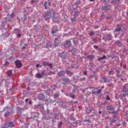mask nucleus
<instances>
[{
    "label": "nucleus",
    "mask_w": 128,
    "mask_h": 128,
    "mask_svg": "<svg viewBox=\"0 0 128 128\" xmlns=\"http://www.w3.org/2000/svg\"><path fill=\"white\" fill-rule=\"evenodd\" d=\"M44 18L46 19L50 18H56V12H54V10H52L50 12H47L46 13Z\"/></svg>",
    "instance_id": "1"
},
{
    "label": "nucleus",
    "mask_w": 128,
    "mask_h": 128,
    "mask_svg": "<svg viewBox=\"0 0 128 128\" xmlns=\"http://www.w3.org/2000/svg\"><path fill=\"white\" fill-rule=\"evenodd\" d=\"M107 110H108V112L110 114H116V112H114V108L112 105L108 106Z\"/></svg>",
    "instance_id": "2"
},
{
    "label": "nucleus",
    "mask_w": 128,
    "mask_h": 128,
    "mask_svg": "<svg viewBox=\"0 0 128 128\" xmlns=\"http://www.w3.org/2000/svg\"><path fill=\"white\" fill-rule=\"evenodd\" d=\"M15 64L17 68H22V62L20 60H16L15 62Z\"/></svg>",
    "instance_id": "3"
},
{
    "label": "nucleus",
    "mask_w": 128,
    "mask_h": 128,
    "mask_svg": "<svg viewBox=\"0 0 128 128\" xmlns=\"http://www.w3.org/2000/svg\"><path fill=\"white\" fill-rule=\"evenodd\" d=\"M14 124L12 122H8L6 123L5 126V128H14Z\"/></svg>",
    "instance_id": "4"
},
{
    "label": "nucleus",
    "mask_w": 128,
    "mask_h": 128,
    "mask_svg": "<svg viewBox=\"0 0 128 128\" xmlns=\"http://www.w3.org/2000/svg\"><path fill=\"white\" fill-rule=\"evenodd\" d=\"M72 46V42L70 40H66V43L64 44V46H67L68 48Z\"/></svg>",
    "instance_id": "5"
},
{
    "label": "nucleus",
    "mask_w": 128,
    "mask_h": 128,
    "mask_svg": "<svg viewBox=\"0 0 128 128\" xmlns=\"http://www.w3.org/2000/svg\"><path fill=\"white\" fill-rule=\"evenodd\" d=\"M64 74H66V72L64 71H60L58 73V76H64Z\"/></svg>",
    "instance_id": "6"
},
{
    "label": "nucleus",
    "mask_w": 128,
    "mask_h": 128,
    "mask_svg": "<svg viewBox=\"0 0 128 128\" xmlns=\"http://www.w3.org/2000/svg\"><path fill=\"white\" fill-rule=\"evenodd\" d=\"M102 78L104 80V83L110 82V79H108V78L106 77V76H104V77H102Z\"/></svg>",
    "instance_id": "7"
},
{
    "label": "nucleus",
    "mask_w": 128,
    "mask_h": 128,
    "mask_svg": "<svg viewBox=\"0 0 128 128\" xmlns=\"http://www.w3.org/2000/svg\"><path fill=\"white\" fill-rule=\"evenodd\" d=\"M106 38L108 40H112V34H108L106 36Z\"/></svg>",
    "instance_id": "8"
},
{
    "label": "nucleus",
    "mask_w": 128,
    "mask_h": 128,
    "mask_svg": "<svg viewBox=\"0 0 128 128\" xmlns=\"http://www.w3.org/2000/svg\"><path fill=\"white\" fill-rule=\"evenodd\" d=\"M12 70H10L7 72V75L8 76H9V78H10V76H12Z\"/></svg>",
    "instance_id": "9"
},
{
    "label": "nucleus",
    "mask_w": 128,
    "mask_h": 128,
    "mask_svg": "<svg viewBox=\"0 0 128 128\" xmlns=\"http://www.w3.org/2000/svg\"><path fill=\"white\" fill-rule=\"evenodd\" d=\"M62 80L65 82V83L66 82H70V79L68 78H64L62 79Z\"/></svg>",
    "instance_id": "10"
},
{
    "label": "nucleus",
    "mask_w": 128,
    "mask_h": 128,
    "mask_svg": "<svg viewBox=\"0 0 128 128\" xmlns=\"http://www.w3.org/2000/svg\"><path fill=\"white\" fill-rule=\"evenodd\" d=\"M120 0H114L111 2V4H114L116 5L118 4Z\"/></svg>",
    "instance_id": "11"
},
{
    "label": "nucleus",
    "mask_w": 128,
    "mask_h": 128,
    "mask_svg": "<svg viewBox=\"0 0 128 128\" xmlns=\"http://www.w3.org/2000/svg\"><path fill=\"white\" fill-rule=\"evenodd\" d=\"M66 74H68V76H72V74H74V72H71L70 70L66 71Z\"/></svg>",
    "instance_id": "12"
},
{
    "label": "nucleus",
    "mask_w": 128,
    "mask_h": 128,
    "mask_svg": "<svg viewBox=\"0 0 128 128\" xmlns=\"http://www.w3.org/2000/svg\"><path fill=\"white\" fill-rule=\"evenodd\" d=\"M102 10H105L106 12H108V6H104L102 7Z\"/></svg>",
    "instance_id": "13"
},
{
    "label": "nucleus",
    "mask_w": 128,
    "mask_h": 128,
    "mask_svg": "<svg viewBox=\"0 0 128 128\" xmlns=\"http://www.w3.org/2000/svg\"><path fill=\"white\" fill-rule=\"evenodd\" d=\"M42 76L40 73H38L36 74V77L38 78H42Z\"/></svg>",
    "instance_id": "14"
},
{
    "label": "nucleus",
    "mask_w": 128,
    "mask_h": 128,
    "mask_svg": "<svg viewBox=\"0 0 128 128\" xmlns=\"http://www.w3.org/2000/svg\"><path fill=\"white\" fill-rule=\"evenodd\" d=\"M64 54V52H62V53H60V54H58V56H60V58H66V57L64 56H62V54Z\"/></svg>",
    "instance_id": "15"
},
{
    "label": "nucleus",
    "mask_w": 128,
    "mask_h": 128,
    "mask_svg": "<svg viewBox=\"0 0 128 128\" xmlns=\"http://www.w3.org/2000/svg\"><path fill=\"white\" fill-rule=\"evenodd\" d=\"M44 98H46L44 95V94H42V96L40 97L39 100H44Z\"/></svg>",
    "instance_id": "16"
},
{
    "label": "nucleus",
    "mask_w": 128,
    "mask_h": 128,
    "mask_svg": "<svg viewBox=\"0 0 128 128\" xmlns=\"http://www.w3.org/2000/svg\"><path fill=\"white\" fill-rule=\"evenodd\" d=\"M106 58V56H104L102 57L99 58L98 59V60L100 61V60H104V58Z\"/></svg>",
    "instance_id": "17"
},
{
    "label": "nucleus",
    "mask_w": 128,
    "mask_h": 128,
    "mask_svg": "<svg viewBox=\"0 0 128 128\" xmlns=\"http://www.w3.org/2000/svg\"><path fill=\"white\" fill-rule=\"evenodd\" d=\"M128 89H126V86H123V92H128Z\"/></svg>",
    "instance_id": "18"
},
{
    "label": "nucleus",
    "mask_w": 128,
    "mask_h": 128,
    "mask_svg": "<svg viewBox=\"0 0 128 128\" xmlns=\"http://www.w3.org/2000/svg\"><path fill=\"white\" fill-rule=\"evenodd\" d=\"M100 92H102V89H100L96 92V94H100Z\"/></svg>",
    "instance_id": "19"
},
{
    "label": "nucleus",
    "mask_w": 128,
    "mask_h": 128,
    "mask_svg": "<svg viewBox=\"0 0 128 128\" xmlns=\"http://www.w3.org/2000/svg\"><path fill=\"white\" fill-rule=\"evenodd\" d=\"M48 2H46L45 1L44 3V8H45V10H46L47 8V6H46V4H47Z\"/></svg>",
    "instance_id": "20"
},
{
    "label": "nucleus",
    "mask_w": 128,
    "mask_h": 128,
    "mask_svg": "<svg viewBox=\"0 0 128 128\" xmlns=\"http://www.w3.org/2000/svg\"><path fill=\"white\" fill-rule=\"evenodd\" d=\"M58 96H60V94H54V98H58Z\"/></svg>",
    "instance_id": "21"
},
{
    "label": "nucleus",
    "mask_w": 128,
    "mask_h": 128,
    "mask_svg": "<svg viewBox=\"0 0 128 128\" xmlns=\"http://www.w3.org/2000/svg\"><path fill=\"white\" fill-rule=\"evenodd\" d=\"M94 32L92 31H90V36H94Z\"/></svg>",
    "instance_id": "22"
},
{
    "label": "nucleus",
    "mask_w": 128,
    "mask_h": 128,
    "mask_svg": "<svg viewBox=\"0 0 128 128\" xmlns=\"http://www.w3.org/2000/svg\"><path fill=\"white\" fill-rule=\"evenodd\" d=\"M110 100V96H108V95H107L106 96V100Z\"/></svg>",
    "instance_id": "23"
},
{
    "label": "nucleus",
    "mask_w": 128,
    "mask_h": 128,
    "mask_svg": "<svg viewBox=\"0 0 128 128\" xmlns=\"http://www.w3.org/2000/svg\"><path fill=\"white\" fill-rule=\"evenodd\" d=\"M46 64H48V66H50V68H52V64L46 63Z\"/></svg>",
    "instance_id": "24"
},
{
    "label": "nucleus",
    "mask_w": 128,
    "mask_h": 128,
    "mask_svg": "<svg viewBox=\"0 0 128 128\" xmlns=\"http://www.w3.org/2000/svg\"><path fill=\"white\" fill-rule=\"evenodd\" d=\"M94 55H90L88 56V58H94Z\"/></svg>",
    "instance_id": "25"
},
{
    "label": "nucleus",
    "mask_w": 128,
    "mask_h": 128,
    "mask_svg": "<svg viewBox=\"0 0 128 128\" xmlns=\"http://www.w3.org/2000/svg\"><path fill=\"white\" fill-rule=\"evenodd\" d=\"M116 30L117 32H120V30H122V28H117L116 29Z\"/></svg>",
    "instance_id": "26"
},
{
    "label": "nucleus",
    "mask_w": 128,
    "mask_h": 128,
    "mask_svg": "<svg viewBox=\"0 0 128 128\" xmlns=\"http://www.w3.org/2000/svg\"><path fill=\"white\" fill-rule=\"evenodd\" d=\"M54 46H55V48H56V46H58V44L55 42V43L54 44Z\"/></svg>",
    "instance_id": "27"
},
{
    "label": "nucleus",
    "mask_w": 128,
    "mask_h": 128,
    "mask_svg": "<svg viewBox=\"0 0 128 128\" xmlns=\"http://www.w3.org/2000/svg\"><path fill=\"white\" fill-rule=\"evenodd\" d=\"M115 44H120V41H117V42H115Z\"/></svg>",
    "instance_id": "28"
},
{
    "label": "nucleus",
    "mask_w": 128,
    "mask_h": 128,
    "mask_svg": "<svg viewBox=\"0 0 128 128\" xmlns=\"http://www.w3.org/2000/svg\"><path fill=\"white\" fill-rule=\"evenodd\" d=\"M8 64H10V62H8V61H6L5 62V66H8Z\"/></svg>",
    "instance_id": "29"
},
{
    "label": "nucleus",
    "mask_w": 128,
    "mask_h": 128,
    "mask_svg": "<svg viewBox=\"0 0 128 128\" xmlns=\"http://www.w3.org/2000/svg\"><path fill=\"white\" fill-rule=\"evenodd\" d=\"M126 96V94H121V96L122 98H124Z\"/></svg>",
    "instance_id": "30"
},
{
    "label": "nucleus",
    "mask_w": 128,
    "mask_h": 128,
    "mask_svg": "<svg viewBox=\"0 0 128 128\" xmlns=\"http://www.w3.org/2000/svg\"><path fill=\"white\" fill-rule=\"evenodd\" d=\"M85 76H86V74H88V72H86V71H84L83 72Z\"/></svg>",
    "instance_id": "31"
},
{
    "label": "nucleus",
    "mask_w": 128,
    "mask_h": 128,
    "mask_svg": "<svg viewBox=\"0 0 128 128\" xmlns=\"http://www.w3.org/2000/svg\"><path fill=\"white\" fill-rule=\"evenodd\" d=\"M8 112H6V113H5V114H4V116H8Z\"/></svg>",
    "instance_id": "32"
},
{
    "label": "nucleus",
    "mask_w": 128,
    "mask_h": 128,
    "mask_svg": "<svg viewBox=\"0 0 128 128\" xmlns=\"http://www.w3.org/2000/svg\"><path fill=\"white\" fill-rule=\"evenodd\" d=\"M94 48H96V50H98V47L96 45L94 46Z\"/></svg>",
    "instance_id": "33"
},
{
    "label": "nucleus",
    "mask_w": 128,
    "mask_h": 128,
    "mask_svg": "<svg viewBox=\"0 0 128 128\" xmlns=\"http://www.w3.org/2000/svg\"><path fill=\"white\" fill-rule=\"evenodd\" d=\"M70 98H75L74 95H70Z\"/></svg>",
    "instance_id": "34"
},
{
    "label": "nucleus",
    "mask_w": 128,
    "mask_h": 128,
    "mask_svg": "<svg viewBox=\"0 0 128 128\" xmlns=\"http://www.w3.org/2000/svg\"><path fill=\"white\" fill-rule=\"evenodd\" d=\"M56 31H54V30H52V34H56Z\"/></svg>",
    "instance_id": "35"
},
{
    "label": "nucleus",
    "mask_w": 128,
    "mask_h": 128,
    "mask_svg": "<svg viewBox=\"0 0 128 128\" xmlns=\"http://www.w3.org/2000/svg\"><path fill=\"white\" fill-rule=\"evenodd\" d=\"M92 40L93 42H96V40H98V39H96V38H94Z\"/></svg>",
    "instance_id": "36"
},
{
    "label": "nucleus",
    "mask_w": 128,
    "mask_h": 128,
    "mask_svg": "<svg viewBox=\"0 0 128 128\" xmlns=\"http://www.w3.org/2000/svg\"><path fill=\"white\" fill-rule=\"evenodd\" d=\"M112 74V70H110L108 72V74Z\"/></svg>",
    "instance_id": "37"
},
{
    "label": "nucleus",
    "mask_w": 128,
    "mask_h": 128,
    "mask_svg": "<svg viewBox=\"0 0 128 128\" xmlns=\"http://www.w3.org/2000/svg\"><path fill=\"white\" fill-rule=\"evenodd\" d=\"M48 64V62H44L43 63V64H44V66H48V64Z\"/></svg>",
    "instance_id": "38"
},
{
    "label": "nucleus",
    "mask_w": 128,
    "mask_h": 128,
    "mask_svg": "<svg viewBox=\"0 0 128 128\" xmlns=\"http://www.w3.org/2000/svg\"><path fill=\"white\" fill-rule=\"evenodd\" d=\"M86 80V78H82L81 79H80V80L82 81V80Z\"/></svg>",
    "instance_id": "39"
},
{
    "label": "nucleus",
    "mask_w": 128,
    "mask_h": 128,
    "mask_svg": "<svg viewBox=\"0 0 128 128\" xmlns=\"http://www.w3.org/2000/svg\"><path fill=\"white\" fill-rule=\"evenodd\" d=\"M22 34H18V36L19 38H20Z\"/></svg>",
    "instance_id": "40"
},
{
    "label": "nucleus",
    "mask_w": 128,
    "mask_h": 128,
    "mask_svg": "<svg viewBox=\"0 0 128 128\" xmlns=\"http://www.w3.org/2000/svg\"><path fill=\"white\" fill-rule=\"evenodd\" d=\"M92 94H97L96 92H92Z\"/></svg>",
    "instance_id": "41"
},
{
    "label": "nucleus",
    "mask_w": 128,
    "mask_h": 128,
    "mask_svg": "<svg viewBox=\"0 0 128 128\" xmlns=\"http://www.w3.org/2000/svg\"><path fill=\"white\" fill-rule=\"evenodd\" d=\"M40 66V64H37L36 65V68H38V66Z\"/></svg>",
    "instance_id": "42"
},
{
    "label": "nucleus",
    "mask_w": 128,
    "mask_h": 128,
    "mask_svg": "<svg viewBox=\"0 0 128 128\" xmlns=\"http://www.w3.org/2000/svg\"><path fill=\"white\" fill-rule=\"evenodd\" d=\"M94 88V90H98V88H100V87L95 88Z\"/></svg>",
    "instance_id": "43"
},
{
    "label": "nucleus",
    "mask_w": 128,
    "mask_h": 128,
    "mask_svg": "<svg viewBox=\"0 0 128 128\" xmlns=\"http://www.w3.org/2000/svg\"><path fill=\"white\" fill-rule=\"evenodd\" d=\"M28 98H26V100H25V102H28Z\"/></svg>",
    "instance_id": "44"
},
{
    "label": "nucleus",
    "mask_w": 128,
    "mask_h": 128,
    "mask_svg": "<svg viewBox=\"0 0 128 128\" xmlns=\"http://www.w3.org/2000/svg\"><path fill=\"white\" fill-rule=\"evenodd\" d=\"M11 16H12V17L14 16V14H11Z\"/></svg>",
    "instance_id": "45"
},
{
    "label": "nucleus",
    "mask_w": 128,
    "mask_h": 128,
    "mask_svg": "<svg viewBox=\"0 0 128 128\" xmlns=\"http://www.w3.org/2000/svg\"><path fill=\"white\" fill-rule=\"evenodd\" d=\"M26 17H25V18L24 19V22H26Z\"/></svg>",
    "instance_id": "46"
},
{
    "label": "nucleus",
    "mask_w": 128,
    "mask_h": 128,
    "mask_svg": "<svg viewBox=\"0 0 128 128\" xmlns=\"http://www.w3.org/2000/svg\"><path fill=\"white\" fill-rule=\"evenodd\" d=\"M58 40V38H55V40Z\"/></svg>",
    "instance_id": "47"
},
{
    "label": "nucleus",
    "mask_w": 128,
    "mask_h": 128,
    "mask_svg": "<svg viewBox=\"0 0 128 128\" xmlns=\"http://www.w3.org/2000/svg\"><path fill=\"white\" fill-rule=\"evenodd\" d=\"M104 88V86H102L100 90H102V88Z\"/></svg>",
    "instance_id": "48"
},
{
    "label": "nucleus",
    "mask_w": 128,
    "mask_h": 128,
    "mask_svg": "<svg viewBox=\"0 0 128 128\" xmlns=\"http://www.w3.org/2000/svg\"><path fill=\"white\" fill-rule=\"evenodd\" d=\"M82 92L84 93V92H86V90H82Z\"/></svg>",
    "instance_id": "49"
},
{
    "label": "nucleus",
    "mask_w": 128,
    "mask_h": 128,
    "mask_svg": "<svg viewBox=\"0 0 128 128\" xmlns=\"http://www.w3.org/2000/svg\"><path fill=\"white\" fill-rule=\"evenodd\" d=\"M29 104H32V102L30 101Z\"/></svg>",
    "instance_id": "50"
},
{
    "label": "nucleus",
    "mask_w": 128,
    "mask_h": 128,
    "mask_svg": "<svg viewBox=\"0 0 128 128\" xmlns=\"http://www.w3.org/2000/svg\"><path fill=\"white\" fill-rule=\"evenodd\" d=\"M90 2H94V0H90Z\"/></svg>",
    "instance_id": "51"
},
{
    "label": "nucleus",
    "mask_w": 128,
    "mask_h": 128,
    "mask_svg": "<svg viewBox=\"0 0 128 128\" xmlns=\"http://www.w3.org/2000/svg\"><path fill=\"white\" fill-rule=\"evenodd\" d=\"M98 114H102V111H99Z\"/></svg>",
    "instance_id": "52"
},
{
    "label": "nucleus",
    "mask_w": 128,
    "mask_h": 128,
    "mask_svg": "<svg viewBox=\"0 0 128 128\" xmlns=\"http://www.w3.org/2000/svg\"><path fill=\"white\" fill-rule=\"evenodd\" d=\"M42 74H44V72H42Z\"/></svg>",
    "instance_id": "53"
},
{
    "label": "nucleus",
    "mask_w": 128,
    "mask_h": 128,
    "mask_svg": "<svg viewBox=\"0 0 128 128\" xmlns=\"http://www.w3.org/2000/svg\"><path fill=\"white\" fill-rule=\"evenodd\" d=\"M78 12H74V14L76 15V13H77Z\"/></svg>",
    "instance_id": "54"
},
{
    "label": "nucleus",
    "mask_w": 128,
    "mask_h": 128,
    "mask_svg": "<svg viewBox=\"0 0 128 128\" xmlns=\"http://www.w3.org/2000/svg\"><path fill=\"white\" fill-rule=\"evenodd\" d=\"M75 102H76V104H78V101H76Z\"/></svg>",
    "instance_id": "55"
},
{
    "label": "nucleus",
    "mask_w": 128,
    "mask_h": 128,
    "mask_svg": "<svg viewBox=\"0 0 128 128\" xmlns=\"http://www.w3.org/2000/svg\"><path fill=\"white\" fill-rule=\"evenodd\" d=\"M22 48H26V47L25 46H23Z\"/></svg>",
    "instance_id": "56"
},
{
    "label": "nucleus",
    "mask_w": 128,
    "mask_h": 128,
    "mask_svg": "<svg viewBox=\"0 0 128 128\" xmlns=\"http://www.w3.org/2000/svg\"><path fill=\"white\" fill-rule=\"evenodd\" d=\"M38 106H40V104H38Z\"/></svg>",
    "instance_id": "57"
},
{
    "label": "nucleus",
    "mask_w": 128,
    "mask_h": 128,
    "mask_svg": "<svg viewBox=\"0 0 128 128\" xmlns=\"http://www.w3.org/2000/svg\"><path fill=\"white\" fill-rule=\"evenodd\" d=\"M126 66H124V68H126Z\"/></svg>",
    "instance_id": "58"
},
{
    "label": "nucleus",
    "mask_w": 128,
    "mask_h": 128,
    "mask_svg": "<svg viewBox=\"0 0 128 128\" xmlns=\"http://www.w3.org/2000/svg\"><path fill=\"white\" fill-rule=\"evenodd\" d=\"M74 20V19H72V20Z\"/></svg>",
    "instance_id": "59"
},
{
    "label": "nucleus",
    "mask_w": 128,
    "mask_h": 128,
    "mask_svg": "<svg viewBox=\"0 0 128 128\" xmlns=\"http://www.w3.org/2000/svg\"><path fill=\"white\" fill-rule=\"evenodd\" d=\"M78 4H80V2Z\"/></svg>",
    "instance_id": "60"
},
{
    "label": "nucleus",
    "mask_w": 128,
    "mask_h": 128,
    "mask_svg": "<svg viewBox=\"0 0 128 128\" xmlns=\"http://www.w3.org/2000/svg\"><path fill=\"white\" fill-rule=\"evenodd\" d=\"M127 122H128V119L127 120Z\"/></svg>",
    "instance_id": "61"
},
{
    "label": "nucleus",
    "mask_w": 128,
    "mask_h": 128,
    "mask_svg": "<svg viewBox=\"0 0 128 128\" xmlns=\"http://www.w3.org/2000/svg\"><path fill=\"white\" fill-rule=\"evenodd\" d=\"M60 124H62V123H60Z\"/></svg>",
    "instance_id": "62"
}]
</instances>
